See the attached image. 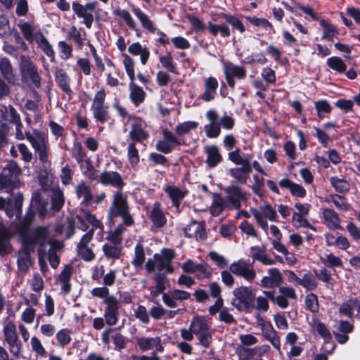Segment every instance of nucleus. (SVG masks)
Masks as SVG:
<instances>
[{
	"instance_id": "obj_1",
	"label": "nucleus",
	"mask_w": 360,
	"mask_h": 360,
	"mask_svg": "<svg viewBox=\"0 0 360 360\" xmlns=\"http://www.w3.org/2000/svg\"><path fill=\"white\" fill-rule=\"evenodd\" d=\"M198 127V122L195 121H186L176 126L174 129L175 134L168 129H163L162 130L163 139H160L157 141L155 145L156 150L163 154L171 153L176 146L186 145L178 136L186 135L191 130L197 129Z\"/></svg>"
},
{
	"instance_id": "obj_2",
	"label": "nucleus",
	"mask_w": 360,
	"mask_h": 360,
	"mask_svg": "<svg viewBox=\"0 0 360 360\" xmlns=\"http://www.w3.org/2000/svg\"><path fill=\"white\" fill-rule=\"evenodd\" d=\"M120 217L123 224L126 226H132L134 219L130 212V206L128 198L122 191H116L112 196V200L108 210L107 218L109 222H113V219Z\"/></svg>"
},
{
	"instance_id": "obj_3",
	"label": "nucleus",
	"mask_w": 360,
	"mask_h": 360,
	"mask_svg": "<svg viewBox=\"0 0 360 360\" xmlns=\"http://www.w3.org/2000/svg\"><path fill=\"white\" fill-rule=\"evenodd\" d=\"M122 56L124 58L123 65L126 73L131 81L129 84V98L133 104L138 107L144 101L146 94L141 86L134 83L135 79V63L134 59L126 53H122Z\"/></svg>"
},
{
	"instance_id": "obj_4",
	"label": "nucleus",
	"mask_w": 360,
	"mask_h": 360,
	"mask_svg": "<svg viewBox=\"0 0 360 360\" xmlns=\"http://www.w3.org/2000/svg\"><path fill=\"white\" fill-rule=\"evenodd\" d=\"M235 297L231 304L239 311L250 312L255 307V294L246 286L236 288L233 291Z\"/></svg>"
},
{
	"instance_id": "obj_5",
	"label": "nucleus",
	"mask_w": 360,
	"mask_h": 360,
	"mask_svg": "<svg viewBox=\"0 0 360 360\" xmlns=\"http://www.w3.org/2000/svg\"><path fill=\"white\" fill-rule=\"evenodd\" d=\"M21 172V168L15 161H9L0 174L1 188L6 189L7 191H13L15 187L16 180H19L18 176Z\"/></svg>"
},
{
	"instance_id": "obj_6",
	"label": "nucleus",
	"mask_w": 360,
	"mask_h": 360,
	"mask_svg": "<svg viewBox=\"0 0 360 360\" xmlns=\"http://www.w3.org/2000/svg\"><path fill=\"white\" fill-rule=\"evenodd\" d=\"M226 209L239 210L242 202L247 200L246 192L236 184H231L224 189Z\"/></svg>"
},
{
	"instance_id": "obj_7",
	"label": "nucleus",
	"mask_w": 360,
	"mask_h": 360,
	"mask_svg": "<svg viewBox=\"0 0 360 360\" xmlns=\"http://www.w3.org/2000/svg\"><path fill=\"white\" fill-rule=\"evenodd\" d=\"M5 342L8 344L10 352L16 358L20 356L22 343L18 338L16 327L13 321H8L3 330Z\"/></svg>"
},
{
	"instance_id": "obj_8",
	"label": "nucleus",
	"mask_w": 360,
	"mask_h": 360,
	"mask_svg": "<svg viewBox=\"0 0 360 360\" xmlns=\"http://www.w3.org/2000/svg\"><path fill=\"white\" fill-rule=\"evenodd\" d=\"M27 139L30 142L35 153H38L39 162L42 164L46 163L49 158V145L41 134H38L34 137L30 133L27 132Z\"/></svg>"
},
{
	"instance_id": "obj_9",
	"label": "nucleus",
	"mask_w": 360,
	"mask_h": 360,
	"mask_svg": "<svg viewBox=\"0 0 360 360\" xmlns=\"http://www.w3.org/2000/svg\"><path fill=\"white\" fill-rule=\"evenodd\" d=\"M106 304L104 311L105 322L109 326L115 325L118 321L119 309L120 307L119 301L113 295H110L103 301Z\"/></svg>"
},
{
	"instance_id": "obj_10",
	"label": "nucleus",
	"mask_w": 360,
	"mask_h": 360,
	"mask_svg": "<svg viewBox=\"0 0 360 360\" xmlns=\"http://www.w3.org/2000/svg\"><path fill=\"white\" fill-rule=\"evenodd\" d=\"M183 230L185 237L188 238L194 237L198 241H204L207 238L206 224L204 221L198 223L196 220L192 219Z\"/></svg>"
},
{
	"instance_id": "obj_11",
	"label": "nucleus",
	"mask_w": 360,
	"mask_h": 360,
	"mask_svg": "<svg viewBox=\"0 0 360 360\" xmlns=\"http://www.w3.org/2000/svg\"><path fill=\"white\" fill-rule=\"evenodd\" d=\"M230 161L236 165H240V167L230 168L228 171V174L231 177L233 178L238 184H246L250 174V167L249 166V164L242 160Z\"/></svg>"
},
{
	"instance_id": "obj_12",
	"label": "nucleus",
	"mask_w": 360,
	"mask_h": 360,
	"mask_svg": "<svg viewBox=\"0 0 360 360\" xmlns=\"http://www.w3.org/2000/svg\"><path fill=\"white\" fill-rule=\"evenodd\" d=\"M165 193L172 201V206L179 213L180 205L183 200L188 195L189 191L186 188H180L176 185H169L164 189Z\"/></svg>"
},
{
	"instance_id": "obj_13",
	"label": "nucleus",
	"mask_w": 360,
	"mask_h": 360,
	"mask_svg": "<svg viewBox=\"0 0 360 360\" xmlns=\"http://www.w3.org/2000/svg\"><path fill=\"white\" fill-rule=\"evenodd\" d=\"M99 183L104 186H111L117 189V191H122L125 185L120 174L115 171H105L100 174Z\"/></svg>"
},
{
	"instance_id": "obj_14",
	"label": "nucleus",
	"mask_w": 360,
	"mask_h": 360,
	"mask_svg": "<svg viewBox=\"0 0 360 360\" xmlns=\"http://www.w3.org/2000/svg\"><path fill=\"white\" fill-rule=\"evenodd\" d=\"M23 234L27 236L30 243L44 248L49 236V230L46 226H38L30 233Z\"/></svg>"
},
{
	"instance_id": "obj_15",
	"label": "nucleus",
	"mask_w": 360,
	"mask_h": 360,
	"mask_svg": "<svg viewBox=\"0 0 360 360\" xmlns=\"http://www.w3.org/2000/svg\"><path fill=\"white\" fill-rule=\"evenodd\" d=\"M204 92L198 97L199 99L205 102L213 101L217 96V90L219 86V82L216 77L210 76L203 79Z\"/></svg>"
},
{
	"instance_id": "obj_16",
	"label": "nucleus",
	"mask_w": 360,
	"mask_h": 360,
	"mask_svg": "<svg viewBox=\"0 0 360 360\" xmlns=\"http://www.w3.org/2000/svg\"><path fill=\"white\" fill-rule=\"evenodd\" d=\"M55 80L59 88L65 93L70 98H72L73 91L70 88V78L66 71L57 68L54 72Z\"/></svg>"
},
{
	"instance_id": "obj_17",
	"label": "nucleus",
	"mask_w": 360,
	"mask_h": 360,
	"mask_svg": "<svg viewBox=\"0 0 360 360\" xmlns=\"http://www.w3.org/2000/svg\"><path fill=\"white\" fill-rule=\"evenodd\" d=\"M205 152L207 155L205 162L207 167L214 168L222 162L223 157L217 146L212 145L205 146Z\"/></svg>"
},
{
	"instance_id": "obj_18",
	"label": "nucleus",
	"mask_w": 360,
	"mask_h": 360,
	"mask_svg": "<svg viewBox=\"0 0 360 360\" xmlns=\"http://www.w3.org/2000/svg\"><path fill=\"white\" fill-rule=\"evenodd\" d=\"M212 322L205 316L197 315L193 317L190 326L191 330L197 335L211 328Z\"/></svg>"
},
{
	"instance_id": "obj_19",
	"label": "nucleus",
	"mask_w": 360,
	"mask_h": 360,
	"mask_svg": "<svg viewBox=\"0 0 360 360\" xmlns=\"http://www.w3.org/2000/svg\"><path fill=\"white\" fill-rule=\"evenodd\" d=\"M150 218L153 226L157 229H161L167 224V218L161 209V204L155 202L150 211Z\"/></svg>"
},
{
	"instance_id": "obj_20",
	"label": "nucleus",
	"mask_w": 360,
	"mask_h": 360,
	"mask_svg": "<svg viewBox=\"0 0 360 360\" xmlns=\"http://www.w3.org/2000/svg\"><path fill=\"white\" fill-rule=\"evenodd\" d=\"M323 218L328 229L331 230L340 229V219L338 214L333 209L325 208L323 210Z\"/></svg>"
},
{
	"instance_id": "obj_21",
	"label": "nucleus",
	"mask_w": 360,
	"mask_h": 360,
	"mask_svg": "<svg viewBox=\"0 0 360 360\" xmlns=\"http://www.w3.org/2000/svg\"><path fill=\"white\" fill-rule=\"evenodd\" d=\"M314 328L317 333L324 339L325 344L331 345V348L328 350H326V352L329 354H333L336 345L335 343L332 342V335L325 323L318 321L314 323Z\"/></svg>"
},
{
	"instance_id": "obj_22",
	"label": "nucleus",
	"mask_w": 360,
	"mask_h": 360,
	"mask_svg": "<svg viewBox=\"0 0 360 360\" xmlns=\"http://www.w3.org/2000/svg\"><path fill=\"white\" fill-rule=\"evenodd\" d=\"M35 41L44 54L51 58V61H53L55 58L54 50L46 37L40 30L35 33Z\"/></svg>"
},
{
	"instance_id": "obj_23",
	"label": "nucleus",
	"mask_w": 360,
	"mask_h": 360,
	"mask_svg": "<svg viewBox=\"0 0 360 360\" xmlns=\"http://www.w3.org/2000/svg\"><path fill=\"white\" fill-rule=\"evenodd\" d=\"M223 71L224 73L230 75L238 79H243L247 76V70L244 67L234 65L229 61L224 63Z\"/></svg>"
},
{
	"instance_id": "obj_24",
	"label": "nucleus",
	"mask_w": 360,
	"mask_h": 360,
	"mask_svg": "<svg viewBox=\"0 0 360 360\" xmlns=\"http://www.w3.org/2000/svg\"><path fill=\"white\" fill-rule=\"evenodd\" d=\"M212 202L210 206V213L213 217H218L226 209L225 197L219 193H212Z\"/></svg>"
},
{
	"instance_id": "obj_25",
	"label": "nucleus",
	"mask_w": 360,
	"mask_h": 360,
	"mask_svg": "<svg viewBox=\"0 0 360 360\" xmlns=\"http://www.w3.org/2000/svg\"><path fill=\"white\" fill-rule=\"evenodd\" d=\"M22 72L24 75H27L32 82L37 88L41 86V77L38 73L37 69L32 61L27 60L24 63Z\"/></svg>"
},
{
	"instance_id": "obj_26",
	"label": "nucleus",
	"mask_w": 360,
	"mask_h": 360,
	"mask_svg": "<svg viewBox=\"0 0 360 360\" xmlns=\"http://www.w3.org/2000/svg\"><path fill=\"white\" fill-rule=\"evenodd\" d=\"M250 256L253 261H259L264 265H272L275 264V261L266 256L264 248L260 246H252L250 248Z\"/></svg>"
},
{
	"instance_id": "obj_27",
	"label": "nucleus",
	"mask_w": 360,
	"mask_h": 360,
	"mask_svg": "<svg viewBox=\"0 0 360 360\" xmlns=\"http://www.w3.org/2000/svg\"><path fill=\"white\" fill-rule=\"evenodd\" d=\"M282 4L288 11H289L291 13H295V15L297 16H301V13H298L295 10V8L300 9V11L304 12L305 14L310 16L313 20H318V17H317L316 13L314 12V9L310 6H304V5H302L297 2L293 3L294 6H291L287 2H285V1H283Z\"/></svg>"
},
{
	"instance_id": "obj_28",
	"label": "nucleus",
	"mask_w": 360,
	"mask_h": 360,
	"mask_svg": "<svg viewBox=\"0 0 360 360\" xmlns=\"http://www.w3.org/2000/svg\"><path fill=\"white\" fill-rule=\"evenodd\" d=\"M108 108V105H91V110L92 111L93 117L96 122L104 124L110 119Z\"/></svg>"
},
{
	"instance_id": "obj_29",
	"label": "nucleus",
	"mask_w": 360,
	"mask_h": 360,
	"mask_svg": "<svg viewBox=\"0 0 360 360\" xmlns=\"http://www.w3.org/2000/svg\"><path fill=\"white\" fill-rule=\"evenodd\" d=\"M132 12L140 21L141 26L150 33L156 31L153 22L139 7L132 8Z\"/></svg>"
},
{
	"instance_id": "obj_30",
	"label": "nucleus",
	"mask_w": 360,
	"mask_h": 360,
	"mask_svg": "<svg viewBox=\"0 0 360 360\" xmlns=\"http://www.w3.org/2000/svg\"><path fill=\"white\" fill-rule=\"evenodd\" d=\"M218 16L225 20L227 24L230 25L233 31L236 30L241 34L245 32V25L237 16L225 13H220L218 14Z\"/></svg>"
},
{
	"instance_id": "obj_31",
	"label": "nucleus",
	"mask_w": 360,
	"mask_h": 360,
	"mask_svg": "<svg viewBox=\"0 0 360 360\" xmlns=\"http://www.w3.org/2000/svg\"><path fill=\"white\" fill-rule=\"evenodd\" d=\"M75 192L78 198H84L82 204L85 206L89 205L94 199L90 186L86 185L84 182L79 183L76 186Z\"/></svg>"
},
{
	"instance_id": "obj_32",
	"label": "nucleus",
	"mask_w": 360,
	"mask_h": 360,
	"mask_svg": "<svg viewBox=\"0 0 360 360\" xmlns=\"http://www.w3.org/2000/svg\"><path fill=\"white\" fill-rule=\"evenodd\" d=\"M207 29L213 37H217L219 34L224 38L231 36V30L226 23L217 25L210 21L207 23Z\"/></svg>"
},
{
	"instance_id": "obj_33",
	"label": "nucleus",
	"mask_w": 360,
	"mask_h": 360,
	"mask_svg": "<svg viewBox=\"0 0 360 360\" xmlns=\"http://www.w3.org/2000/svg\"><path fill=\"white\" fill-rule=\"evenodd\" d=\"M114 14L116 16H119L122 18L128 27L136 32V35L137 37H141V34L139 29L136 28V23L134 20L132 18L129 12L125 9L121 10L120 8L114 11Z\"/></svg>"
},
{
	"instance_id": "obj_34",
	"label": "nucleus",
	"mask_w": 360,
	"mask_h": 360,
	"mask_svg": "<svg viewBox=\"0 0 360 360\" xmlns=\"http://www.w3.org/2000/svg\"><path fill=\"white\" fill-rule=\"evenodd\" d=\"M314 107L317 112V116L319 120H323L327 117L333 110L330 103L326 99H320L316 101L314 103Z\"/></svg>"
},
{
	"instance_id": "obj_35",
	"label": "nucleus",
	"mask_w": 360,
	"mask_h": 360,
	"mask_svg": "<svg viewBox=\"0 0 360 360\" xmlns=\"http://www.w3.org/2000/svg\"><path fill=\"white\" fill-rule=\"evenodd\" d=\"M129 136L135 142L142 143L148 138V134L143 129L141 124H133Z\"/></svg>"
},
{
	"instance_id": "obj_36",
	"label": "nucleus",
	"mask_w": 360,
	"mask_h": 360,
	"mask_svg": "<svg viewBox=\"0 0 360 360\" xmlns=\"http://www.w3.org/2000/svg\"><path fill=\"white\" fill-rule=\"evenodd\" d=\"M11 234L10 232L5 229L0 230V255L4 256L10 253L11 249V245L10 243V238Z\"/></svg>"
},
{
	"instance_id": "obj_37",
	"label": "nucleus",
	"mask_w": 360,
	"mask_h": 360,
	"mask_svg": "<svg viewBox=\"0 0 360 360\" xmlns=\"http://www.w3.org/2000/svg\"><path fill=\"white\" fill-rule=\"evenodd\" d=\"M146 259V255L143 246L141 243H138L134 248V258L131 261V264L136 269H141Z\"/></svg>"
},
{
	"instance_id": "obj_38",
	"label": "nucleus",
	"mask_w": 360,
	"mask_h": 360,
	"mask_svg": "<svg viewBox=\"0 0 360 360\" xmlns=\"http://www.w3.org/2000/svg\"><path fill=\"white\" fill-rule=\"evenodd\" d=\"M160 338L157 336L155 338H140L136 340L137 345L142 352L150 350L160 345Z\"/></svg>"
},
{
	"instance_id": "obj_39",
	"label": "nucleus",
	"mask_w": 360,
	"mask_h": 360,
	"mask_svg": "<svg viewBox=\"0 0 360 360\" xmlns=\"http://www.w3.org/2000/svg\"><path fill=\"white\" fill-rule=\"evenodd\" d=\"M330 183L335 191L339 193H345L350 189V184L345 179H340L337 176L329 179Z\"/></svg>"
},
{
	"instance_id": "obj_40",
	"label": "nucleus",
	"mask_w": 360,
	"mask_h": 360,
	"mask_svg": "<svg viewBox=\"0 0 360 360\" xmlns=\"http://www.w3.org/2000/svg\"><path fill=\"white\" fill-rule=\"evenodd\" d=\"M65 204V198L61 190L53 191L51 198V209L54 212H59Z\"/></svg>"
},
{
	"instance_id": "obj_41",
	"label": "nucleus",
	"mask_w": 360,
	"mask_h": 360,
	"mask_svg": "<svg viewBox=\"0 0 360 360\" xmlns=\"http://www.w3.org/2000/svg\"><path fill=\"white\" fill-rule=\"evenodd\" d=\"M320 25L324 30L322 39L333 41L335 35L338 34L336 27L324 19L320 20Z\"/></svg>"
},
{
	"instance_id": "obj_42",
	"label": "nucleus",
	"mask_w": 360,
	"mask_h": 360,
	"mask_svg": "<svg viewBox=\"0 0 360 360\" xmlns=\"http://www.w3.org/2000/svg\"><path fill=\"white\" fill-rule=\"evenodd\" d=\"M326 64L330 69L338 73H343L347 70L346 63L338 56H331L328 58Z\"/></svg>"
},
{
	"instance_id": "obj_43",
	"label": "nucleus",
	"mask_w": 360,
	"mask_h": 360,
	"mask_svg": "<svg viewBox=\"0 0 360 360\" xmlns=\"http://www.w3.org/2000/svg\"><path fill=\"white\" fill-rule=\"evenodd\" d=\"M245 20L249 22L252 25L255 27H262V28L265 30H269L271 31L274 32V28L271 22H270L266 18H259L257 16H245Z\"/></svg>"
},
{
	"instance_id": "obj_44",
	"label": "nucleus",
	"mask_w": 360,
	"mask_h": 360,
	"mask_svg": "<svg viewBox=\"0 0 360 360\" xmlns=\"http://www.w3.org/2000/svg\"><path fill=\"white\" fill-rule=\"evenodd\" d=\"M33 207H34V205L32 204V202H31L29 209L27 210L25 217H23L22 220L21 221V222L20 224V226H19L20 231L24 230V231H27L30 228V226L33 222L34 217L36 214L35 211L34 210Z\"/></svg>"
},
{
	"instance_id": "obj_45",
	"label": "nucleus",
	"mask_w": 360,
	"mask_h": 360,
	"mask_svg": "<svg viewBox=\"0 0 360 360\" xmlns=\"http://www.w3.org/2000/svg\"><path fill=\"white\" fill-rule=\"evenodd\" d=\"M0 71L4 78L8 82H11L13 80V68L8 58H2L0 61Z\"/></svg>"
},
{
	"instance_id": "obj_46",
	"label": "nucleus",
	"mask_w": 360,
	"mask_h": 360,
	"mask_svg": "<svg viewBox=\"0 0 360 360\" xmlns=\"http://www.w3.org/2000/svg\"><path fill=\"white\" fill-rule=\"evenodd\" d=\"M127 158L132 168L136 167L140 161L139 150L134 142L129 143L127 148Z\"/></svg>"
},
{
	"instance_id": "obj_47",
	"label": "nucleus",
	"mask_w": 360,
	"mask_h": 360,
	"mask_svg": "<svg viewBox=\"0 0 360 360\" xmlns=\"http://www.w3.org/2000/svg\"><path fill=\"white\" fill-rule=\"evenodd\" d=\"M263 294L274 304H276L281 309H286L289 305L288 299L282 295L275 297L274 291H263Z\"/></svg>"
},
{
	"instance_id": "obj_48",
	"label": "nucleus",
	"mask_w": 360,
	"mask_h": 360,
	"mask_svg": "<svg viewBox=\"0 0 360 360\" xmlns=\"http://www.w3.org/2000/svg\"><path fill=\"white\" fill-rule=\"evenodd\" d=\"M69 39H72L78 50H82L84 45L85 38L82 37L80 32L77 29L76 26L72 25L68 33Z\"/></svg>"
},
{
	"instance_id": "obj_49",
	"label": "nucleus",
	"mask_w": 360,
	"mask_h": 360,
	"mask_svg": "<svg viewBox=\"0 0 360 360\" xmlns=\"http://www.w3.org/2000/svg\"><path fill=\"white\" fill-rule=\"evenodd\" d=\"M264 335L265 338L271 342L274 347L278 349H280V338L277 334V332L274 329L271 323H269V328L265 329Z\"/></svg>"
},
{
	"instance_id": "obj_50",
	"label": "nucleus",
	"mask_w": 360,
	"mask_h": 360,
	"mask_svg": "<svg viewBox=\"0 0 360 360\" xmlns=\"http://www.w3.org/2000/svg\"><path fill=\"white\" fill-rule=\"evenodd\" d=\"M299 285L307 290H314L317 288L318 283L312 274L307 273L303 275L302 278L299 279Z\"/></svg>"
},
{
	"instance_id": "obj_51",
	"label": "nucleus",
	"mask_w": 360,
	"mask_h": 360,
	"mask_svg": "<svg viewBox=\"0 0 360 360\" xmlns=\"http://www.w3.org/2000/svg\"><path fill=\"white\" fill-rule=\"evenodd\" d=\"M253 180L254 183L250 186V188L254 194L262 198L264 195L262 188L264 186L265 180L258 174L253 175Z\"/></svg>"
},
{
	"instance_id": "obj_52",
	"label": "nucleus",
	"mask_w": 360,
	"mask_h": 360,
	"mask_svg": "<svg viewBox=\"0 0 360 360\" xmlns=\"http://www.w3.org/2000/svg\"><path fill=\"white\" fill-rule=\"evenodd\" d=\"M148 160L150 163V166L152 167L155 165H161L168 167L169 166V163L167 157L160 153L154 152L150 153L148 155Z\"/></svg>"
},
{
	"instance_id": "obj_53",
	"label": "nucleus",
	"mask_w": 360,
	"mask_h": 360,
	"mask_svg": "<svg viewBox=\"0 0 360 360\" xmlns=\"http://www.w3.org/2000/svg\"><path fill=\"white\" fill-rule=\"evenodd\" d=\"M153 258L155 262L157 264V269L159 271H162L163 270H167V271L169 274L174 272V268L169 262L166 261L161 255L158 253H155L153 255Z\"/></svg>"
},
{
	"instance_id": "obj_54",
	"label": "nucleus",
	"mask_w": 360,
	"mask_h": 360,
	"mask_svg": "<svg viewBox=\"0 0 360 360\" xmlns=\"http://www.w3.org/2000/svg\"><path fill=\"white\" fill-rule=\"evenodd\" d=\"M21 32L25 39L29 42H32L35 39V34H34V27L27 22H24L18 25Z\"/></svg>"
},
{
	"instance_id": "obj_55",
	"label": "nucleus",
	"mask_w": 360,
	"mask_h": 360,
	"mask_svg": "<svg viewBox=\"0 0 360 360\" xmlns=\"http://www.w3.org/2000/svg\"><path fill=\"white\" fill-rule=\"evenodd\" d=\"M160 62L162 66L166 68L169 72L174 74H178L177 68L170 53H168L165 56H160Z\"/></svg>"
},
{
	"instance_id": "obj_56",
	"label": "nucleus",
	"mask_w": 360,
	"mask_h": 360,
	"mask_svg": "<svg viewBox=\"0 0 360 360\" xmlns=\"http://www.w3.org/2000/svg\"><path fill=\"white\" fill-rule=\"evenodd\" d=\"M103 251L107 258L117 259L121 255V248L117 245H110L105 243L103 245Z\"/></svg>"
},
{
	"instance_id": "obj_57",
	"label": "nucleus",
	"mask_w": 360,
	"mask_h": 360,
	"mask_svg": "<svg viewBox=\"0 0 360 360\" xmlns=\"http://www.w3.org/2000/svg\"><path fill=\"white\" fill-rule=\"evenodd\" d=\"M70 333V330L68 328H62L56 333V340L62 347L68 345L71 342L72 338Z\"/></svg>"
},
{
	"instance_id": "obj_58",
	"label": "nucleus",
	"mask_w": 360,
	"mask_h": 360,
	"mask_svg": "<svg viewBox=\"0 0 360 360\" xmlns=\"http://www.w3.org/2000/svg\"><path fill=\"white\" fill-rule=\"evenodd\" d=\"M306 309L311 312H317L319 310L318 297L316 294L311 292L305 297Z\"/></svg>"
},
{
	"instance_id": "obj_59",
	"label": "nucleus",
	"mask_w": 360,
	"mask_h": 360,
	"mask_svg": "<svg viewBox=\"0 0 360 360\" xmlns=\"http://www.w3.org/2000/svg\"><path fill=\"white\" fill-rule=\"evenodd\" d=\"M260 208L262 210L261 213L263 214V217L268 219L271 221L278 222V217L276 210L270 204L267 203Z\"/></svg>"
},
{
	"instance_id": "obj_60",
	"label": "nucleus",
	"mask_w": 360,
	"mask_h": 360,
	"mask_svg": "<svg viewBox=\"0 0 360 360\" xmlns=\"http://www.w3.org/2000/svg\"><path fill=\"white\" fill-rule=\"evenodd\" d=\"M206 136L209 139L217 138L221 134L219 123H209L204 127Z\"/></svg>"
},
{
	"instance_id": "obj_61",
	"label": "nucleus",
	"mask_w": 360,
	"mask_h": 360,
	"mask_svg": "<svg viewBox=\"0 0 360 360\" xmlns=\"http://www.w3.org/2000/svg\"><path fill=\"white\" fill-rule=\"evenodd\" d=\"M241 150L240 148H236L235 150L233 151H231L228 154V159L229 160H243L248 162L249 164V166L250 167L251 160L253 157L252 154H247L245 158H243L241 156Z\"/></svg>"
},
{
	"instance_id": "obj_62",
	"label": "nucleus",
	"mask_w": 360,
	"mask_h": 360,
	"mask_svg": "<svg viewBox=\"0 0 360 360\" xmlns=\"http://www.w3.org/2000/svg\"><path fill=\"white\" fill-rule=\"evenodd\" d=\"M322 263L327 267H340L342 266V262L338 257L335 256L333 253L326 255V258H321Z\"/></svg>"
},
{
	"instance_id": "obj_63",
	"label": "nucleus",
	"mask_w": 360,
	"mask_h": 360,
	"mask_svg": "<svg viewBox=\"0 0 360 360\" xmlns=\"http://www.w3.org/2000/svg\"><path fill=\"white\" fill-rule=\"evenodd\" d=\"M332 201L335 207L342 211H347L349 209V205L346 202L344 195L334 194L331 195Z\"/></svg>"
},
{
	"instance_id": "obj_64",
	"label": "nucleus",
	"mask_w": 360,
	"mask_h": 360,
	"mask_svg": "<svg viewBox=\"0 0 360 360\" xmlns=\"http://www.w3.org/2000/svg\"><path fill=\"white\" fill-rule=\"evenodd\" d=\"M17 263H18V269L21 271H22L24 273H27L32 264L31 256H25V255H19V257L17 260Z\"/></svg>"
}]
</instances>
